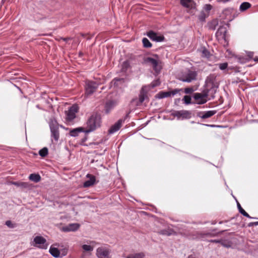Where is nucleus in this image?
<instances>
[{"instance_id": "a19ab883", "label": "nucleus", "mask_w": 258, "mask_h": 258, "mask_svg": "<svg viewBox=\"0 0 258 258\" xmlns=\"http://www.w3.org/2000/svg\"><path fill=\"white\" fill-rule=\"evenodd\" d=\"M82 248L85 251H92L93 250V247L87 244H84L82 246Z\"/></svg>"}, {"instance_id": "a878e982", "label": "nucleus", "mask_w": 258, "mask_h": 258, "mask_svg": "<svg viewBox=\"0 0 258 258\" xmlns=\"http://www.w3.org/2000/svg\"><path fill=\"white\" fill-rule=\"evenodd\" d=\"M50 253L54 257L57 258L60 256V251L57 248L51 246L49 250Z\"/></svg>"}, {"instance_id": "9b49d317", "label": "nucleus", "mask_w": 258, "mask_h": 258, "mask_svg": "<svg viewBox=\"0 0 258 258\" xmlns=\"http://www.w3.org/2000/svg\"><path fill=\"white\" fill-rule=\"evenodd\" d=\"M110 250L105 247H99L97 249L96 255L98 258H111Z\"/></svg>"}, {"instance_id": "412c9836", "label": "nucleus", "mask_w": 258, "mask_h": 258, "mask_svg": "<svg viewBox=\"0 0 258 258\" xmlns=\"http://www.w3.org/2000/svg\"><path fill=\"white\" fill-rule=\"evenodd\" d=\"M216 88H217V87L215 85H207V86H206L205 89L204 90V92L205 93L208 94V96L209 94L213 95L216 93Z\"/></svg>"}, {"instance_id": "de8ad7c7", "label": "nucleus", "mask_w": 258, "mask_h": 258, "mask_svg": "<svg viewBox=\"0 0 258 258\" xmlns=\"http://www.w3.org/2000/svg\"><path fill=\"white\" fill-rule=\"evenodd\" d=\"M219 69L221 70H224L228 67V63L227 62H224L222 63L219 64Z\"/></svg>"}, {"instance_id": "20e7f679", "label": "nucleus", "mask_w": 258, "mask_h": 258, "mask_svg": "<svg viewBox=\"0 0 258 258\" xmlns=\"http://www.w3.org/2000/svg\"><path fill=\"white\" fill-rule=\"evenodd\" d=\"M171 115L177 117V119H187L191 117V112L189 110H172Z\"/></svg>"}, {"instance_id": "dca6fc26", "label": "nucleus", "mask_w": 258, "mask_h": 258, "mask_svg": "<svg viewBox=\"0 0 258 258\" xmlns=\"http://www.w3.org/2000/svg\"><path fill=\"white\" fill-rule=\"evenodd\" d=\"M217 112L216 110H209L207 111H201L198 112L197 116L202 119L210 118L215 115Z\"/></svg>"}, {"instance_id": "f8f14e48", "label": "nucleus", "mask_w": 258, "mask_h": 258, "mask_svg": "<svg viewBox=\"0 0 258 258\" xmlns=\"http://www.w3.org/2000/svg\"><path fill=\"white\" fill-rule=\"evenodd\" d=\"M147 35L152 40L155 41L156 42H162L165 40V37L163 35H159L157 33L152 30H150L148 32Z\"/></svg>"}, {"instance_id": "f3484780", "label": "nucleus", "mask_w": 258, "mask_h": 258, "mask_svg": "<svg viewBox=\"0 0 258 258\" xmlns=\"http://www.w3.org/2000/svg\"><path fill=\"white\" fill-rule=\"evenodd\" d=\"M124 122V120L119 119L116 122L112 125L108 130V133L112 134L118 131L121 127L122 123Z\"/></svg>"}, {"instance_id": "58836bf2", "label": "nucleus", "mask_w": 258, "mask_h": 258, "mask_svg": "<svg viewBox=\"0 0 258 258\" xmlns=\"http://www.w3.org/2000/svg\"><path fill=\"white\" fill-rule=\"evenodd\" d=\"M220 243L225 247L229 248L231 246V242L226 240L221 239V242Z\"/></svg>"}, {"instance_id": "a211bd4d", "label": "nucleus", "mask_w": 258, "mask_h": 258, "mask_svg": "<svg viewBox=\"0 0 258 258\" xmlns=\"http://www.w3.org/2000/svg\"><path fill=\"white\" fill-rule=\"evenodd\" d=\"M117 102L115 100H109L105 104V112L108 114L117 105Z\"/></svg>"}, {"instance_id": "8fccbe9b", "label": "nucleus", "mask_w": 258, "mask_h": 258, "mask_svg": "<svg viewBox=\"0 0 258 258\" xmlns=\"http://www.w3.org/2000/svg\"><path fill=\"white\" fill-rule=\"evenodd\" d=\"M247 61H248V59H247V58H244V57L239 58V62L241 63H245Z\"/></svg>"}, {"instance_id": "bb28decb", "label": "nucleus", "mask_w": 258, "mask_h": 258, "mask_svg": "<svg viewBox=\"0 0 258 258\" xmlns=\"http://www.w3.org/2000/svg\"><path fill=\"white\" fill-rule=\"evenodd\" d=\"M207 25L209 29L213 30H215L218 25V21L216 19H213L211 21L209 22Z\"/></svg>"}, {"instance_id": "6e6d98bb", "label": "nucleus", "mask_w": 258, "mask_h": 258, "mask_svg": "<svg viewBox=\"0 0 258 258\" xmlns=\"http://www.w3.org/2000/svg\"><path fill=\"white\" fill-rule=\"evenodd\" d=\"M230 1V0H218V2H222L223 3H225L229 2Z\"/></svg>"}, {"instance_id": "338daca9", "label": "nucleus", "mask_w": 258, "mask_h": 258, "mask_svg": "<svg viewBox=\"0 0 258 258\" xmlns=\"http://www.w3.org/2000/svg\"><path fill=\"white\" fill-rule=\"evenodd\" d=\"M79 55H80H80H83V53H82V52H80V53H79Z\"/></svg>"}, {"instance_id": "49530a36", "label": "nucleus", "mask_w": 258, "mask_h": 258, "mask_svg": "<svg viewBox=\"0 0 258 258\" xmlns=\"http://www.w3.org/2000/svg\"><path fill=\"white\" fill-rule=\"evenodd\" d=\"M195 90L194 89L193 87H187L184 88V92L185 94H191L194 92Z\"/></svg>"}, {"instance_id": "774afa93", "label": "nucleus", "mask_w": 258, "mask_h": 258, "mask_svg": "<svg viewBox=\"0 0 258 258\" xmlns=\"http://www.w3.org/2000/svg\"><path fill=\"white\" fill-rule=\"evenodd\" d=\"M155 56H156V57H158V55H157V54H155Z\"/></svg>"}, {"instance_id": "09e8293b", "label": "nucleus", "mask_w": 258, "mask_h": 258, "mask_svg": "<svg viewBox=\"0 0 258 258\" xmlns=\"http://www.w3.org/2000/svg\"><path fill=\"white\" fill-rule=\"evenodd\" d=\"M254 53L253 52L249 51L247 53V56L248 58H247V59H248V61H249L252 58L253 56Z\"/></svg>"}, {"instance_id": "f03ea898", "label": "nucleus", "mask_w": 258, "mask_h": 258, "mask_svg": "<svg viewBox=\"0 0 258 258\" xmlns=\"http://www.w3.org/2000/svg\"><path fill=\"white\" fill-rule=\"evenodd\" d=\"M180 4L186 8V11L191 16L196 15L197 11V4L194 0H180Z\"/></svg>"}, {"instance_id": "c03bdc74", "label": "nucleus", "mask_w": 258, "mask_h": 258, "mask_svg": "<svg viewBox=\"0 0 258 258\" xmlns=\"http://www.w3.org/2000/svg\"><path fill=\"white\" fill-rule=\"evenodd\" d=\"M183 91L182 89L176 88V89H174V90H173L171 91H169V93L170 94V96H174V95H176V94H177L178 93H179L180 91Z\"/></svg>"}, {"instance_id": "e2e57ef3", "label": "nucleus", "mask_w": 258, "mask_h": 258, "mask_svg": "<svg viewBox=\"0 0 258 258\" xmlns=\"http://www.w3.org/2000/svg\"><path fill=\"white\" fill-rule=\"evenodd\" d=\"M227 222V221H224V222ZM224 223V221H220V222H219V224H222V223Z\"/></svg>"}, {"instance_id": "c85d7f7f", "label": "nucleus", "mask_w": 258, "mask_h": 258, "mask_svg": "<svg viewBox=\"0 0 258 258\" xmlns=\"http://www.w3.org/2000/svg\"><path fill=\"white\" fill-rule=\"evenodd\" d=\"M145 254L144 252L131 253L128 254L126 258H144Z\"/></svg>"}, {"instance_id": "052dcab7", "label": "nucleus", "mask_w": 258, "mask_h": 258, "mask_svg": "<svg viewBox=\"0 0 258 258\" xmlns=\"http://www.w3.org/2000/svg\"><path fill=\"white\" fill-rule=\"evenodd\" d=\"M254 61L258 62V57H255L253 58Z\"/></svg>"}, {"instance_id": "69168bd1", "label": "nucleus", "mask_w": 258, "mask_h": 258, "mask_svg": "<svg viewBox=\"0 0 258 258\" xmlns=\"http://www.w3.org/2000/svg\"><path fill=\"white\" fill-rule=\"evenodd\" d=\"M216 230H217V229H213V230H212V231H213V232H215V231H216Z\"/></svg>"}, {"instance_id": "4d7b16f0", "label": "nucleus", "mask_w": 258, "mask_h": 258, "mask_svg": "<svg viewBox=\"0 0 258 258\" xmlns=\"http://www.w3.org/2000/svg\"><path fill=\"white\" fill-rule=\"evenodd\" d=\"M130 112H128L126 115L124 117V118L122 119L123 120H124V121H125V120L128 117V115H129V114H130Z\"/></svg>"}, {"instance_id": "ea45409f", "label": "nucleus", "mask_w": 258, "mask_h": 258, "mask_svg": "<svg viewBox=\"0 0 258 258\" xmlns=\"http://www.w3.org/2000/svg\"><path fill=\"white\" fill-rule=\"evenodd\" d=\"M212 6L210 4H206L204 5L202 10H204L206 13L209 14L210 11L212 10Z\"/></svg>"}, {"instance_id": "4be33fe9", "label": "nucleus", "mask_w": 258, "mask_h": 258, "mask_svg": "<svg viewBox=\"0 0 258 258\" xmlns=\"http://www.w3.org/2000/svg\"><path fill=\"white\" fill-rule=\"evenodd\" d=\"M208 16V13H206L204 10H202L200 13L196 16V17L199 22L203 24L206 22V19Z\"/></svg>"}, {"instance_id": "e433bc0d", "label": "nucleus", "mask_w": 258, "mask_h": 258, "mask_svg": "<svg viewBox=\"0 0 258 258\" xmlns=\"http://www.w3.org/2000/svg\"><path fill=\"white\" fill-rule=\"evenodd\" d=\"M130 67V61L125 60L122 63L121 71L122 72H126Z\"/></svg>"}, {"instance_id": "ddd939ff", "label": "nucleus", "mask_w": 258, "mask_h": 258, "mask_svg": "<svg viewBox=\"0 0 258 258\" xmlns=\"http://www.w3.org/2000/svg\"><path fill=\"white\" fill-rule=\"evenodd\" d=\"M80 225L78 223H71L62 227L61 228V231L65 232L76 231L80 228Z\"/></svg>"}, {"instance_id": "37998d69", "label": "nucleus", "mask_w": 258, "mask_h": 258, "mask_svg": "<svg viewBox=\"0 0 258 258\" xmlns=\"http://www.w3.org/2000/svg\"><path fill=\"white\" fill-rule=\"evenodd\" d=\"M234 10L233 8H226L223 11V14L224 15H225L226 16H227L229 14H231L233 12Z\"/></svg>"}, {"instance_id": "7c9ffc66", "label": "nucleus", "mask_w": 258, "mask_h": 258, "mask_svg": "<svg viewBox=\"0 0 258 258\" xmlns=\"http://www.w3.org/2000/svg\"><path fill=\"white\" fill-rule=\"evenodd\" d=\"M215 79L216 77L214 76V75H210L207 78L206 80V86H207V85H215L214 83Z\"/></svg>"}, {"instance_id": "864d4df0", "label": "nucleus", "mask_w": 258, "mask_h": 258, "mask_svg": "<svg viewBox=\"0 0 258 258\" xmlns=\"http://www.w3.org/2000/svg\"><path fill=\"white\" fill-rule=\"evenodd\" d=\"M180 98H176L174 99V104L175 106H178L180 102Z\"/></svg>"}, {"instance_id": "b1692460", "label": "nucleus", "mask_w": 258, "mask_h": 258, "mask_svg": "<svg viewBox=\"0 0 258 258\" xmlns=\"http://www.w3.org/2000/svg\"><path fill=\"white\" fill-rule=\"evenodd\" d=\"M85 131L84 127H79L71 130L69 134L71 136L76 137L78 136L79 133L85 132Z\"/></svg>"}, {"instance_id": "3c124183", "label": "nucleus", "mask_w": 258, "mask_h": 258, "mask_svg": "<svg viewBox=\"0 0 258 258\" xmlns=\"http://www.w3.org/2000/svg\"><path fill=\"white\" fill-rule=\"evenodd\" d=\"M209 242L211 243H220L221 239H211L209 240Z\"/></svg>"}, {"instance_id": "423d86ee", "label": "nucleus", "mask_w": 258, "mask_h": 258, "mask_svg": "<svg viewBox=\"0 0 258 258\" xmlns=\"http://www.w3.org/2000/svg\"><path fill=\"white\" fill-rule=\"evenodd\" d=\"M228 231V230H222L221 231H219L216 234H213L211 232H202V231H196L195 232L194 234V236H195V238L196 239H203L204 238L206 237L210 236L213 237L216 236L219 234H222L225 231Z\"/></svg>"}, {"instance_id": "5701e85b", "label": "nucleus", "mask_w": 258, "mask_h": 258, "mask_svg": "<svg viewBox=\"0 0 258 258\" xmlns=\"http://www.w3.org/2000/svg\"><path fill=\"white\" fill-rule=\"evenodd\" d=\"M160 235L170 236L172 235H176V232L172 228L168 227L167 229L160 230L158 232Z\"/></svg>"}, {"instance_id": "aec40b11", "label": "nucleus", "mask_w": 258, "mask_h": 258, "mask_svg": "<svg viewBox=\"0 0 258 258\" xmlns=\"http://www.w3.org/2000/svg\"><path fill=\"white\" fill-rule=\"evenodd\" d=\"M145 61L152 64L154 70L157 71L158 70V60L154 58L148 57L145 58Z\"/></svg>"}, {"instance_id": "0e129e2a", "label": "nucleus", "mask_w": 258, "mask_h": 258, "mask_svg": "<svg viewBox=\"0 0 258 258\" xmlns=\"http://www.w3.org/2000/svg\"><path fill=\"white\" fill-rule=\"evenodd\" d=\"M206 126H213V125L205 124Z\"/></svg>"}, {"instance_id": "4c0bfd02", "label": "nucleus", "mask_w": 258, "mask_h": 258, "mask_svg": "<svg viewBox=\"0 0 258 258\" xmlns=\"http://www.w3.org/2000/svg\"><path fill=\"white\" fill-rule=\"evenodd\" d=\"M12 184L17 186H21L24 188H26L28 187V183L25 182H12Z\"/></svg>"}, {"instance_id": "f257e3e1", "label": "nucleus", "mask_w": 258, "mask_h": 258, "mask_svg": "<svg viewBox=\"0 0 258 258\" xmlns=\"http://www.w3.org/2000/svg\"><path fill=\"white\" fill-rule=\"evenodd\" d=\"M101 115L97 112L93 113L88 118L87 121V129L85 130V133H89L95 131L101 126Z\"/></svg>"}, {"instance_id": "2f4dec72", "label": "nucleus", "mask_w": 258, "mask_h": 258, "mask_svg": "<svg viewBox=\"0 0 258 258\" xmlns=\"http://www.w3.org/2000/svg\"><path fill=\"white\" fill-rule=\"evenodd\" d=\"M251 7V5L248 2L242 3L239 7V10L241 12H244Z\"/></svg>"}, {"instance_id": "5fc2aeb1", "label": "nucleus", "mask_w": 258, "mask_h": 258, "mask_svg": "<svg viewBox=\"0 0 258 258\" xmlns=\"http://www.w3.org/2000/svg\"><path fill=\"white\" fill-rule=\"evenodd\" d=\"M87 140V136H85V137H84L83 138H82L81 139V144L82 145H84V143Z\"/></svg>"}, {"instance_id": "39448f33", "label": "nucleus", "mask_w": 258, "mask_h": 258, "mask_svg": "<svg viewBox=\"0 0 258 258\" xmlns=\"http://www.w3.org/2000/svg\"><path fill=\"white\" fill-rule=\"evenodd\" d=\"M98 84L92 81H86L85 83V94L87 96L92 95L97 90Z\"/></svg>"}, {"instance_id": "680f3d73", "label": "nucleus", "mask_w": 258, "mask_h": 258, "mask_svg": "<svg viewBox=\"0 0 258 258\" xmlns=\"http://www.w3.org/2000/svg\"><path fill=\"white\" fill-rule=\"evenodd\" d=\"M216 221H215V220L212 221L211 222L212 225H215V224H216Z\"/></svg>"}, {"instance_id": "4468645a", "label": "nucleus", "mask_w": 258, "mask_h": 258, "mask_svg": "<svg viewBox=\"0 0 258 258\" xmlns=\"http://www.w3.org/2000/svg\"><path fill=\"white\" fill-rule=\"evenodd\" d=\"M148 90L146 86H143L141 88L139 94V102L142 103L144 101H149V98L147 95Z\"/></svg>"}, {"instance_id": "6ab92c4d", "label": "nucleus", "mask_w": 258, "mask_h": 258, "mask_svg": "<svg viewBox=\"0 0 258 258\" xmlns=\"http://www.w3.org/2000/svg\"><path fill=\"white\" fill-rule=\"evenodd\" d=\"M86 177L89 178V179L84 182V187H88L93 185L95 183L96 180V177L94 175L88 174L86 175Z\"/></svg>"}, {"instance_id": "1a4fd4ad", "label": "nucleus", "mask_w": 258, "mask_h": 258, "mask_svg": "<svg viewBox=\"0 0 258 258\" xmlns=\"http://www.w3.org/2000/svg\"><path fill=\"white\" fill-rule=\"evenodd\" d=\"M34 242L36 246L42 249H47L48 245L46 239L41 236H36L34 238Z\"/></svg>"}, {"instance_id": "cd10ccee", "label": "nucleus", "mask_w": 258, "mask_h": 258, "mask_svg": "<svg viewBox=\"0 0 258 258\" xmlns=\"http://www.w3.org/2000/svg\"><path fill=\"white\" fill-rule=\"evenodd\" d=\"M29 178L30 180L37 183L40 181L41 176L38 174L32 173L29 175Z\"/></svg>"}, {"instance_id": "6e6552de", "label": "nucleus", "mask_w": 258, "mask_h": 258, "mask_svg": "<svg viewBox=\"0 0 258 258\" xmlns=\"http://www.w3.org/2000/svg\"><path fill=\"white\" fill-rule=\"evenodd\" d=\"M194 99L196 100L195 103L197 104H203L207 102V100L206 99L208 97V94L205 93L203 91V93H195L192 96Z\"/></svg>"}, {"instance_id": "13d9d810", "label": "nucleus", "mask_w": 258, "mask_h": 258, "mask_svg": "<svg viewBox=\"0 0 258 258\" xmlns=\"http://www.w3.org/2000/svg\"><path fill=\"white\" fill-rule=\"evenodd\" d=\"M62 39H63V40L64 41L67 42L68 40H69L71 39V38H70V37H66V38H62Z\"/></svg>"}, {"instance_id": "72a5a7b5", "label": "nucleus", "mask_w": 258, "mask_h": 258, "mask_svg": "<svg viewBox=\"0 0 258 258\" xmlns=\"http://www.w3.org/2000/svg\"><path fill=\"white\" fill-rule=\"evenodd\" d=\"M142 42H143V46L145 48H151L152 46V43L146 37H144L143 38Z\"/></svg>"}, {"instance_id": "f704fd0d", "label": "nucleus", "mask_w": 258, "mask_h": 258, "mask_svg": "<svg viewBox=\"0 0 258 258\" xmlns=\"http://www.w3.org/2000/svg\"><path fill=\"white\" fill-rule=\"evenodd\" d=\"M200 52L202 53V56L206 58H209L210 56V52L205 47L201 48Z\"/></svg>"}, {"instance_id": "2eb2a0df", "label": "nucleus", "mask_w": 258, "mask_h": 258, "mask_svg": "<svg viewBox=\"0 0 258 258\" xmlns=\"http://www.w3.org/2000/svg\"><path fill=\"white\" fill-rule=\"evenodd\" d=\"M226 33H227V29L224 26H220V27L217 30L216 33V36L217 37H221V38L225 40V42H227V45H228V41L226 39Z\"/></svg>"}, {"instance_id": "603ef678", "label": "nucleus", "mask_w": 258, "mask_h": 258, "mask_svg": "<svg viewBox=\"0 0 258 258\" xmlns=\"http://www.w3.org/2000/svg\"><path fill=\"white\" fill-rule=\"evenodd\" d=\"M257 225H258V221L254 222H250L248 224L247 226L248 227H252L253 226H257Z\"/></svg>"}, {"instance_id": "473e14b6", "label": "nucleus", "mask_w": 258, "mask_h": 258, "mask_svg": "<svg viewBox=\"0 0 258 258\" xmlns=\"http://www.w3.org/2000/svg\"><path fill=\"white\" fill-rule=\"evenodd\" d=\"M182 100L183 101L185 105L196 104V103L194 102H191V97L189 95H185L182 98Z\"/></svg>"}, {"instance_id": "7ed1b4c3", "label": "nucleus", "mask_w": 258, "mask_h": 258, "mask_svg": "<svg viewBox=\"0 0 258 258\" xmlns=\"http://www.w3.org/2000/svg\"><path fill=\"white\" fill-rule=\"evenodd\" d=\"M51 137L57 142L59 138V124L55 119H51L49 122Z\"/></svg>"}, {"instance_id": "9d476101", "label": "nucleus", "mask_w": 258, "mask_h": 258, "mask_svg": "<svg viewBox=\"0 0 258 258\" xmlns=\"http://www.w3.org/2000/svg\"><path fill=\"white\" fill-rule=\"evenodd\" d=\"M78 111V108L77 106L73 105L68 111H66V119L67 121L71 122L76 117V113Z\"/></svg>"}, {"instance_id": "c9c22d12", "label": "nucleus", "mask_w": 258, "mask_h": 258, "mask_svg": "<svg viewBox=\"0 0 258 258\" xmlns=\"http://www.w3.org/2000/svg\"><path fill=\"white\" fill-rule=\"evenodd\" d=\"M48 154L47 148L44 147L39 151V155L42 157H45Z\"/></svg>"}, {"instance_id": "c756f323", "label": "nucleus", "mask_w": 258, "mask_h": 258, "mask_svg": "<svg viewBox=\"0 0 258 258\" xmlns=\"http://www.w3.org/2000/svg\"><path fill=\"white\" fill-rule=\"evenodd\" d=\"M237 208L238 209L239 212L242 214L243 216L247 217L248 218L251 219L252 218L251 217H250L249 214L245 212V211L241 207L240 204L237 202Z\"/></svg>"}, {"instance_id": "a18cd8bd", "label": "nucleus", "mask_w": 258, "mask_h": 258, "mask_svg": "<svg viewBox=\"0 0 258 258\" xmlns=\"http://www.w3.org/2000/svg\"><path fill=\"white\" fill-rule=\"evenodd\" d=\"M118 82H124V79L123 78H115L112 80V82L114 83V86H118V84H117Z\"/></svg>"}, {"instance_id": "79ce46f5", "label": "nucleus", "mask_w": 258, "mask_h": 258, "mask_svg": "<svg viewBox=\"0 0 258 258\" xmlns=\"http://www.w3.org/2000/svg\"><path fill=\"white\" fill-rule=\"evenodd\" d=\"M6 225L10 228H15L17 226L16 223H13L11 220H7L5 223Z\"/></svg>"}, {"instance_id": "393cba45", "label": "nucleus", "mask_w": 258, "mask_h": 258, "mask_svg": "<svg viewBox=\"0 0 258 258\" xmlns=\"http://www.w3.org/2000/svg\"><path fill=\"white\" fill-rule=\"evenodd\" d=\"M168 97H170V94L169 93V91H160L158 94H157L155 96V97L156 99H162Z\"/></svg>"}, {"instance_id": "0eeeda50", "label": "nucleus", "mask_w": 258, "mask_h": 258, "mask_svg": "<svg viewBox=\"0 0 258 258\" xmlns=\"http://www.w3.org/2000/svg\"><path fill=\"white\" fill-rule=\"evenodd\" d=\"M197 76V72L189 70L186 74L182 76V77L180 79V80L184 82L189 83L193 80H196Z\"/></svg>"}, {"instance_id": "bf43d9fd", "label": "nucleus", "mask_w": 258, "mask_h": 258, "mask_svg": "<svg viewBox=\"0 0 258 258\" xmlns=\"http://www.w3.org/2000/svg\"><path fill=\"white\" fill-rule=\"evenodd\" d=\"M239 69V68L236 67L235 68V72H240L239 70H238Z\"/></svg>"}]
</instances>
